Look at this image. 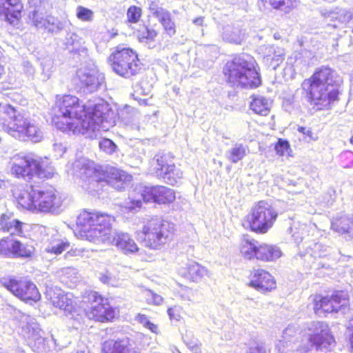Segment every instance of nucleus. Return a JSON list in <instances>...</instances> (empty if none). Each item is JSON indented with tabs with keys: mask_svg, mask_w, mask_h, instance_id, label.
Wrapping results in <instances>:
<instances>
[{
	"mask_svg": "<svg viewBox=\"0 0 353 353\" xmlns=\"http://www.w3.org/2000/svg\"><path fill=\"white\" fill-rule=\"evenodd\" d=\"M52 115V122L60 130L81 134L91 139H97L101 131H108L116 122L115 114L108 103L100 101L85 107L72 95L57 99Z\"/></svg>",
	"mask_w": 353,
	"mask_h": 353,
	"instance_id": "nucleus-1",
	"label": "nucleus"
},
{
	"mask_svg": "<svg viewBox=\"0 0 353 353\" xmlns=\"http://www.w3.org/2000/svg\"><path fill=\"white\" fill-rule=\"evenodd\" d=\"M342 83L341 77L335 70L322 66L310 79L305 80L302 86L307 91L311 104L318 110H327L332 103L338 100Z\"/></svg>",
	"mask_w": 353,
	"mask_h": 353,
	"instance_id": "nucleus-2",
	"label": "nucleus"
},
{
	"mask_svg": "<svg viewBox=\"0 0 353 353\" xmlns=\"http://www.w3.org/2000/svg\"><path fill=\"white\" fill-rule=\"evenodd\" d=\"M257 63L248 54H242L228 61L223 67V74L232 86L255 88L261 83Z\"/></svg>",
	"mask_w": 353,
	"mask_h": 353,
	"instance_id": "nucleus-3",
	"label": "nucleus"
},
{
	"mask_svg": "<svg viewBox=\"0 0 353 353\" xmlns=\"http://www.w3.org/2000/svg\"><path fill=\"white\" fill-rule=\"evenodd\" d=\"M113 218L107 214L81 212L77 218V226L90 241L108 243L114 232Z\"/></svg>",
	"mask_w": 353,
	"mask_h": 353,
	"instance_id": "nucleus-4",
	"label": "nucleus"
},
{
	"mask_svg": "<svg viewBox=\"0 0 353 353\" xmlns=\"http://www.w3.org/2000/svg\"><path fill=\"white\" fill-rule=\"evenodd\" d=\"M174 199L175 193L170 188L163 185L150 187L139 184L131 192L123 207L130 212H133L141 207L142 201L165 204L172 203Z\"/></svg>",
	"mask_w": 353,
	"mask_h": 353,
	"instance_id": "nucleus-5",
	"label": "nucleus"
},
{
	"mask_svg": "<svg viewBox=\"0 0 353 353\" xmlns=\"http://www.w3.org/2000/svg\"><path fill=\"white\" fill-rule=\"evenodd\" d=\"M11 172L18 178L30 180L34 176L49 179L53 176L54 170L46 166L45 162L33 154H17L12 158Z\"/></svg>",
	"mask_w": 353,
	"mask_h": 353,
	"instance_id": "nucleus-6",
	"label": "nucleus"
},
{
	"mask_svg": "<svg viewBox=\"0 0 353 353\" xmlns=\"http://www.w3.org/2000/svg\"><path fill=\"white\" fill-rule=\"evenodd\" d=\"M174 225L166 220L152 219L143 227L145 246L152 250H161L172 240Z\"/></svg>",
	"mask_w": 353,
	"mask_h": 353,
	"instance_id": "nucleus-7",
	"label": "nucleus"
},
{
	"mask_svg": "<svg viewBox=\"0 0 353 353\" xmlns=\"http://www.w3.org/2000/svg\"><path fill=\"white\" fill-rule=\"evenodd\" d=\"M277 216V212L271 204L260 201L253 205L243 220V225L256 233L265 234L272 227Z\"/></svg>",
	"mask_w": 353,
	"mask_h": 353,
	"instance_id": "nucleus-8",
	"label": "nucleus"
},
{
	"mask_svg": "<svg viewBox=\"0 0 353 353\" xmlns=\"http://www.w3.org/2000/svg\"><path fill=\"white\" fill-rule=\"evenodd\" d=\"M108 60L113 71L125 78L139 73L143 66L137 54L129 48H117L110 54Z\"/></svg>",
	"mask_w": 353,
	"mask_h": 353,
	"instance_id": "nucleus-9",
	"label": "nucleus"
},
{
	"mask_svg": "<svg viewBox=\"0 0 353 353\" xmlns=\"http://www.w3.org/2000/svg\"><path fill=\"white\" fill-rule=\"evenodd\" d=\"M174 156L165 151L157 153L152 160V165L157 177L166 183L174 185L183 176L182 171L173 162Z\"/></svg>",
	"mask_w": 353,
	"mask_h": 353,
	"instance_id": "nucleus-10",
	"label": "nucleus"
},
{
	"mask_svg": "<svg viewBox=\"0 0 353 353\" xmlns=\"http://www.w3.org/2000/svg\"><path fill=\"white\" fill-rule=\"evenodd\" d=\"M308 341L316 351L331 350L335 345V339L328 325L323 321H313L307 325Z\"/></svg>",
	"mask_w": 353,
	"mask_h": 353,
	"instance_id": "nucleus-11",
	"label": "nucleus"
},
{
	"mask_svg": "<svg viewBox=\"0 0 353 353\" xmlns=\"http://www.w3.org/2000/svg\"><path fill=\"white\" fill-rule=\"evenodd\" d=\"M0 283L13 295L23 301L37 302L41 298V294L37 286L29 281L17 280L10 277H2L0 279Z\"/></svg>",
	"mask_w": 353,
	"mask_h": 353,
	"instance_id": "nucleus-12",
	"label": "nucleus"
},
{
	"mask_svg": "<svg viewBox=\"0 0 353 353\" xmlns=\"http://www.w3.org/2000/svg\"><path fill=\"white\" fill-rule=\"evenodd\" d=\"M313 303L314 310L318 315L338 312L339 311L345 313L348 304V299L347 293L339 291L335 292L331 296H316Z\"/></svg>",
	"mask_w": 353,
	"mask_h": 353,
	"instance_id": "nucleus-13",
	"label": "nucleus"
},
{
	"mask_svg": "<svg viewBox=\"0 0 353 353\" xmlns=\"http://www.w3.org/2000/svg\"><path fill=\"white\" fill-rule=\"evenodd\" d=\"M77 77L85 91L90 93L97 91L105 80L103 74L99 72L92 61L77 70Z\"/></svg>",
	"mask_w": 353,
	"mask_h": 353,
	"instance_id": "nucleus-14",
	"label": "nucleus"
},
{
	"mask_svg": "<svg viewBox=\"0 0 353 353\" xmlns=\"http://www.w3.org/2000/svg\"><path fill=\"white\" fill-rule=\"evenodd\" d=\"M35 210L58 214L61 211L62 201L53 188H35Z\"/></svg>",
	"mask_w": 353,
	"mask_h": 353,
	"instance_id": "nucleus-15",
	"label": "nucleus"
},
{
	"mask_svg": "<svg viewBox=\"0 0 353 353\" xmlns=\"http://www.w3.org/2000/svg\"><path fill=\"white\" fill-rule=\"evenodd\" d=\"M88 299L90 305L85 309V312L89 319L103 322L114 317L115 311L96 292H91Z\"/></svg>",
	"mask_w": 353,
	"mask_h": 353,
	"instance_id": "nucleus-16",
	"label": "nucleus"
},
{
	"mask_svg": "<svg viewBox=\"0 0 353 353\" xmlns=\"http://www.w3.org/2000/svg\"><path fill=\"white\" fill-rule=\"evenodd\" d=\"M32 23L37 28H43L48 32L57 34L65 27V22L52 15L45 17L39 13V10H34L30 14Z\"/></svg>",
	"mask_w": 353,
	"mask_h": 353,
	"instance_id": "nucleus-17",
	"label": "nucleus"
},
{
	"mask_svg": "<svg viewBox=\"0 0 353 353\" xmlns=\"http://www.w3.org/2000/svg\"><path fill=\"white\" fill-rule=\"evenodd\" d=\"M75 174L83 179H92V181L99 182L98 176L99 166H97L92 161L85 157L77 159L73 163Z\"/></svg>",
	"mask_w": 353,
	"mask_h": 353,
	"instance_id": "nucleus-18",
	"label": "nucleus"
},
{
	"mask_svg": "<svg viewBox=\"0 0 353 353\" xmlns=\"http://www.w3.org/2000/svg\"><path fill=\"white\" fill-rule=\"evenodd\" d=\"M110 240L108 244L116 246L125 254H134L139 250L137 243L128 233L114 231Z\"/></svg>",
	"mask_w": 353,
	"mask_h": 353,
	"instance_id": "nucleus-19",
	"label": "nucleus"
},
{
	"mask_svg": "<svg viewBox=\"0 0 353 353\" xmlns=\"http://www.w3.org/2000/svg\"><path fill=\"white\" fill-rule=\"evenodd\" d=\"M260 50L263 54V62L274 70H276L284 60L285 52L283 48L266 45L261 46Z\"/></svg>",
	"mask_w": 353,
	"mask_h": 353,
	"instance_id": "nucleus-20",
	"label": "nucleus"
},
{
	"mask_svg": "<svg viewBox=\"0 0 353 353\" xmlns=\"http://www.w3.org/2000/svg\"><path fill=\"white\" fill-rule=\"evenodd\" d=\"M105 174V178L102 179L100 177L99 182H105L109 185L119 190L123 189L124 185L130 182L132 179L131 175L114 167H111L106 170Z\"/></svg>",
	"mask_w": 353,
	"mask_h": 353,
	"instance_id": "nucleus-21",
	"label": "nucleus"
},
{
	"mask_svg": "<svg viewBox=\"0 0 353 353\" xmlns=\"http://www.w3.org/2000/svg\"><path fill=\"white\" fill-rule=\"evenodd\" d=\"M24 223L13 217L12 213H3L0 216V232L11 236H22Z\"/></svg>",
	"mask_w": 353,
	"mask_h": 353,
	"instance_id": "nucleus-22",
	"label": "nucleus"
},
{
	"mask_svg": "<svg viewBox=\"0 0 353 353\" xmlns=\"http://www.w3.org/2000/svg\"><path fill=\"white\" fill-rule=\"evenodd\" d=\"M250 285L261 292L271 291L276 288L273 276L263 270H256L250 281Z\"/></svg>",
	"mask_w": 353,
	"mask_h": 353,
	"instance_id": "nucleus-23",
	"label": "nucleus"
},
{
	"mask_svg": "<svg viewBox=\"0 0 353 353\" xmlns=\"http://www.w3.org/2000/svg\"><path fill=\"white\" fill-rule=\"evenodd\" d=\"M149 10L150 15L159 20L166 33L170 37L173 36L176 32L175 24L171 19L170 12L154 3L150 5Z\"/></svg>",
	"mask_w": 353,
	"mask_h": 353,
	"instance_id": "nucleus-24",
	"label": "nucleus"
},
{
	"mask_svg": "<svg viewBox=\"0 0 353 353\" xmlns=\"http://www.w3.org/2000/svg\"><path fill=\"white\" fill-rule=\"evenodd\" d=\"M83 43V39L74 32H68L63 41L65 49L83 58H86L88 57V50L82 46Z\"/></svg>",
	"mask_w": 353,
	"mask_h": 353,
	"instance_id": "nucleus-25",
	"label": "nucleus"
},
{
	"mask_svg": "<svg viewBox=\"0 0 353 353\" xmlns=\"http://www.w3.org/2000/svg\"><path fill=\"white\" fill-rule=\"evenodd\" d=\"M23 5L20 0H0V14L10 23L21 17Z\"/></svg>",
	"mask_w": 353,
	"mask_h": 353,
	"instance_id": "nucleus-26",
	"label": "nucleus"
},
{
	"mask_svg": "<svg viewBox=\"0 0 353 353\" xmlns=\"http://www.w3.org/2000/svg\"><path fill=\"white\" fill-rule=\"evenodd\" d=\"M319 12L324 19L330 22L338 21L340 23H346L353 19V11H347L337 8L335 9L321 8Z\"/></svg>",
	"mask_w": 353,
	"mask_h": 353,
	"instance_id": "nucleus-27",
	"label": "nucleus"
},
{
	"mask_svg": "<svg viewBox=\"0 0 353 353\" xmlns=\"http://www.w3.org/2000/svg\"><path fill=\"white\" fill-rule=\"evenodd\" d=\"M281 255V249L274 245L260 243L256 251V259L263 261H274Z\"/></svg>",
	"mask_w": 353,
	"mask_h": 353,
	"instance_id": "nucleus-28",
	"label": "nucleus"
},
{
	"mask_svg": "<svg viewBox=\"0 0 353 353\" xmlns=\"http://www.w3.org/2000/svg\"><path fill=\"white\" fill-rule=\"evenodd\" d=\"M259 242L244 236L240 244V252L242 256L249 260L256 259V251L259 247Z\"/></svg>",
	"mask_w": 353,
	"mask_h": 353,
	"instance_id": "nucleus-29",
	"label": "nucleus"
},
{
	"mask_svg": "<svg viewBox=\"0 0 353 353\" xmlns=\"http://www.w3.org/2000/svg\"><path fill=\"white\" fill-rule=\"evenodd\" d=\"M33 250L32 246L22 243L17 240H12L8 247V251L14 258H30L32 256Z\"/></svg>",
	"mask_w": 353,
	"mask_h": 353,
	"instance_id": "nucleus-30",
	"label": "nucleus"
},
{
	"mask_svg": "<svg viewBox=\"0 0 353 353\" xmlns=\"http://www.w3.org/2000/svg\"><path fill=\"white\" fill-rule=\"evenodd\" d=\"M250 107L254 113L266 116L270 113L271 101L263 96L253 95Z\"/></svg>",
	"mask_w": 353,
	"mask_h": 353,
	"instance_id": "nucleus-31",
	"label": "nucleus"
},
{
	"mask_svg": "<svg viewBox=\"0 0 353 353\" xmlns=\"http://www.w3.org/2000/svg\"><path fill=\"white\" fill-rule=\"evenodd\" d=\"M35 188L31 186L30 191L23 190L19 193H14V196L17 203L23 208L32 211H35L34 208V195Z\"/></svg>",
	"mask_w": 353,
	"mask_h": 353,
	"instance_id": "nucleus-32",
	"label": "nucleus"
},
{
	"mask_svg": "<svg viewBox=\"0 0 353 353\" xmlns=\"http://www.w3.org/2000/svg\"><path fill=\"white\" fill-rule=\"evenodd\" d=\"M23 136L17 137L20 141H26L29 139L34 143L39 142L43 139V132L40 128L31 121H28V124L23 128Z\"/></svg>",
	"mask_w": 353,
	"mask_h": 353,
	"instance_id": "nucleus-33",
	"label": "nucleus"
},
{
	"mask_svg": "<svg viewBox=\"0 0 353 353\" xmlns=\"http://www.w3.org/2000/svg\"><path fill=\"white\" fill-rule=\"evenodd\" d=\"M222 37L225 41L241 44L245 39V32L237 27L227 26L223 28Z\"/></svg>",
	"mask_w": 353,
	"mask_h": 353,
	"instance_id": "nucleus-34",
	"label": "nucleus"
},
{
	"mask_svg": "<svg viewBox=\"0 0 353 353\" xmlns=\"http://www.w3.org/2000/svg\"><path fill=\"white\" fill-rule=\"evenodd\" d=\"M332 229L339 233L347 234L350 236V231L352 229V216H346L336 218L332 222Z\"/></svg>",
	"mask_w": 353,
	"mask_h": 353,
	"instance_id": "nucleus-35",
	"label": "nucleus"
},
{
	"mask_svg": "<svg viewBox=\"0 0 353 353\" xmlns=\"http://www.w3.org/2000/svg\"><path fill=\"white\" fill-rule=\"evenodd\" d=\"M188 272L194 281H199L205 276H210L208 270L196 262H192L189 265Z\"/></svg>",
	"mask_w": 353,
	"mask_h": 353,
	"instance_id": "nucleus-36",
	"label": "nucleus"
},
{
	"mask_svg": "<svg viewBox=\"0 0 353 353\" xmlns=\"http://www.w3.org/2000/svg\"><path fill=\"white\" fill-rule=\"evenodd\" d=\"M246 150L243 144L236 143L226 152V157L232 163H236L246 155Z\"/></svg>",
	"mask_w": 353,
	"mask_h": 353,
	"instance_id": "nucleus-37",
	"label": "nucleus"
},
{
	"mask_svg": "<svg viewBox=\"0 0 353 353\" xmlns=\"http://www.w3.org/2000/svg\"><path fill=\"white\" fill-rule=\"evenodd\" d=\"M268 3L274 9L279 10L284 13H289L294 8V0H262Z\"/></svg>",
	"mask_w": 353,
	"mask_h": 353,
	"instance_id": "nucleus-38",
	"label": "nucleus"
},
{
	"mask_svg": "<svg viewBox=\"0 0 353 353\" xmlns=\"http://www.w3.org/2000/svg\"><path fill=\"white\" fill-rule=\"evenodd\" d=\"M69 246L68 243L61 239H53L46 246L45 251L48 253L59 254Z\"/></svg>",
	"mask_w": 353,
	"mask_h": 353,
	"instance_id": "nucleus-39",
	"label": "nucleus"
},
{
	"mask_svg": "<svg viewBox=\"0 0 353 353\" xmlns=\"http://www.w3.org/2000/svg\"><path fill=\"white\" fill-rule=\"evenodd\" d=\"M110 353H139L132 347L128 339H122L114 342Z\"/></svg>",
	"mask_w": 353,
	"mask_h": 353,
	"instance_id": "nucleus-40",
	"label": "nucleus"
},
{
	"mask_svg": "<svg viewBox=\"0 0 353 353\" xmlns=\"http://www.w3.org/2000/svg\"><path fill=\"white\" fill-rule=\"evenodd\" d=\"M305 228L306 225L305 224L294 222L292 226L288 229V232L292 234L295 243H299L302 241Z\"/></svg>",
	"mask_w": 353,
	"mask_h": 353,
	"instance_id": "nucleus-41",
	"label": "nucleus"
},
{
	"mask_svg": "<svg viewBox=\"0 0 353 353\" xmlns=\"http://www.w3.org/2000/svg\"><path fill=\"white\" fill-rule=\"evenodd\" d=\"M183 339L186 345L194 352H200L201 343L191 332H186L183 336Z\"/></svg>",
	"mask_w": 353,
	"mask_h": 353,
	"instance_id": "nucleus-42",
	"label": "nucleus"
},
{
	"mask_svg": "<svg viewBox=\"0 0 353 353\" xmlns=\"http://www.w3.org/2000/svg\"><path fill=\"white\" fill-rule=\"evenodd\" d=\"M76 17L80 21L84 22H92L94 20V12L83 6H78L76 8Z\"/></svg>",
	"mask_w": 353,
	"mask_h": 353,
	"instance_id": "nucleus-43",
	"label": "nucleus"
},
{
	"mask_svg": "<svg viewBox=\"0 0 353 353\" xmlns=\"http://www.w3.org/2000/svg\"><path fill=\"white\" fill-rule=\"evenodd\" d=\"M63 292L61 289L49 288H47L46 292V296L47 299L52 303L54 307L59 305V301L61 299V296H63Z\"/></svg>",
	"mask_w": 353,
	"mask_h": 353,
	"instance_id": "nucleus-44",
	"label": "nucleus"
},
{
	"mask_svg": "<svg viewBox=\"0 0 353 353\" xmlns=\"http://www.w3.org/2000/svg\"><path fill=\"white\" fill-rule=\"evenodd\" d=\"M118 115L123 121L129 123L136 117L137 112L134 108L125 105L119 112Z\"/></svg>",
	"mask_w": 353,
	"mask_h": 353,
	"instance_id": "nucleus-45",
	"label": "nucleus"
},
{
	"mask_svg": "<svg viewBox=\"0 0 353 353\" xmlns=\"http://www.w3.org/2000/svg\"><path fill=\"white\" fill-rule=\"evenodd\" d=\"M157 35V32L154 30L145 28L139 31L138 38L141 42L149 43L154 41Z\"/></svg>",
	"mask_w": 353,
	"mask_h": 353,
	"instance_id": "nucleus-46",
	"label": "nucleus"
},
{
	"mask_svg": "<svg viewBox=\"0 0 353 353\" xmlns=\"http://www.w3.org/2000/svg\"><path fill=\"white\" fill-rule=\"evenodd\" d=\"M99 148L101 150L108 154H113L117 147V145L109 139H103L99 143Z\"/></svg>",
	"mask_w": 353,
	"mask_h": 353,
	"instance_id": "nucleus-47",
	"label": "nucleus"
},
{
	"mask_svg": "<svg viewBox=\"0 0 353 353\" xmlns=\"http://www.w3.org/2000/svg\"><path fill=\"white\" fill-rule=\"evenodd\" d=\"M128 19L130 23H137L141 17V9L139 7L132 6L127 11Z\"/></svg>",
	"mask_w": 353,
	"mask_h": 353,
	"instance_id": "nucleus-48",
	"label": "nucleus"
},
{
	"mask_svg": "<svg viewBox=\"0 0 353 353\" xmlns=\"http://www.w3.org/2000/svg\"><path fill=\"white\" fill-rule=\"evenodd\" d=\"M21 321L23 323H26L27 328H31L34 332H38L39 330V325L36 322V319L28 314H23Z\"/></svg>",
	"mask_w": 353,
	"mask_h": 353,
	"instance_id": "nucleus-49",
	"label": "nucleus"
},
{
	"mask_svg": "<svg viewBox=\"0 0 353 353\" xmlns=\"http://www.w3.org/2000/svg\"><path fill=\"white\" fill-rule=\"evenodd\" d=\"M56 307L63 310L65 312H70L72 310V300L68 296V294L63 293V296H61L59 305H57Z\"/></svg>",
	"mask_w": 353,
	"mask_h": 353,
	"instance_id": "nucleus-50",
	"label": "nucleus"
},
{
	"mask_svg": "<svg viewBox=\"0 0 353 353\" xmlns=\"http://www.w3.org/2000/svg\"><path fill=\"white\" fill-rule=\"evenodd\" d=\"M146 300L149 303H153L154 305H161L163 302V298L161 296L153 292L151 290H146L145 292Z\"/></svg>",
	"mask_w": 353,
	"mask_h": 353,
	"instance_id": "nucleus-51",
	"label": "nucleus"
},
{
	"mask_svg": "<svg viewBox=\"0 0 353 353\" xmlns=\"http://www.w3.org/2000/svg\"><path fill=\"white\" fill-rule=\"evenodd\" d=\"M292 347L291 340H284L283 338L276 344V349L281 353H288Z\"/></svg>",
	"mask_w": 353,
	"mask_h": 353,
	"instance_id": "nucleus-52",
	"label": "nucleus"
},
{
	"mask_svg": "<svg viewBox=\"0 0 353 353\" xmlns=\"http://www.w3.org/2000/svg\"><path fill=\"white\" fill-rule=\"evenodd\" d=\"M289 147L288 141L280 139L275 145V150L278 155L283 156L288 151Z\"/></svg>",
	"mask_w": 353,
	"mask_h": 353,
	"instance_id": "nucleus-53",
	"label": "nucleus"
},
{
	"mask_svg": "<svg viewBox=\"0 0 353 353\" xmlns=\"http://www.w3.org/2000/svg\"><path fill=\"white\" fill-rule=\"evenodd\" d=\"M247 353H266V350L263 343L254 341L250 344Z\"/></svg>",
	"mask_w": 353,
	"mask_h": 353,
	"instance_id": "nucleus-54",
	"label": "nucleus"
},
{
	"mask_svg": "<svg viewBox=\"0 0 353 353\" xmlns=\"http://www.w3.org/2000/svg\"><path fill=\"white\" fill-rule=\"evenodd\" d=\"M168 314L170 320L179 321L181 320V310L179 307L174 306L168 309Z\"/></svg>",
	"mask_w": 353,
	"mask_h": 353,
	"instance_id": "nucleus-55",
	"label": "nucleus"
},
{
	"mask_svg": "<svg viewBox=\"0 0 353 353\" xmlns=\"http://www.w3.org/2000/svg\"><path fill=\"white\" fill-rule=\"evenodd\" d=\"M296 332L297 330L294 326L290 325L283 330L282 338L284 340H290L291 338L295 336Z\"/></svg>",
	"mask_w": 353,
	"mask_h": 353,
	"instance_id": "nucleus-56",
	"label": "nucleus"
},
{
	"mask_svg": "<svg viewBox=\"0 0 353 353\" xmlns=\"http://www.w3.org/2000/svg\"><path fill=\"white\" fill-rule=\"evenodd\" d=\"M347 329L352 332L350 336V347L352 352L353 353V314L352 318L350 319L348 325H347Z\"/></svg>",
	"mask_w": 353,
	"mask_h": 353,
	"instance_id": "nucleus-57",
	"label": "nucleus"
},
{
	"mask_svg": "<svg viewBox=\"0 0 353 353\" xmlns=\"http://www.w3.org/2000/svg\"><path fill=\"white\" fill-rule=\"evenodd\" d=\"M65 148L63 146L62 144H54V150L57 153V156L61 157L63 154L65 152Z\"/></svg>",
	"mask_w": 353,
	"mask_h": 353,
	"instance_id": "nucleus-58",
	"label": "nucleus"
},
{
	"mask_svg": "<svg viewBox=\"0 0 353 353\" xmlns=\"http://www.w3.org/2000/svg\"><path fill=\"white\" fill-rule=\"evenodd\" d=\"M137 320L139 323H141L144 327L148 325V323L150 322L147 316L140 314L137 315Z\"/></svg>",
	"mask_w": 353,
	"mask_h": 353,
	"instance_id": "nucleus-59",
	"label": "nucleus"
},
{
	"mask_svg": "<svg viewBox=\"0 0 353 353\" xmlns=\"http://www.w3.org/2000/svg\"><path fill=\"white\" fill-rule=\"evenodd\" d=\"M25 72L30 75L33 74L34 70L28 62L24 63Z\"/></svg>",
	"mask_w": 353,
	"mask_h": 353,
	"instance_id": "nucleus-60",
	"label": "nucleus"
},
{
	"mask_svg": "<svg viewBox=\"0 0 353 353\" xmlns=\"http://www.w3.org/2000/svg\"><path fill=\"white\" fill-rule=\"evenodd\" d=\"M45 66L46 65H43V73H42L43 80H44V81L48 80L50 77V75H51V70L50 69H48L46 71Z\"/></svg>",
	"mask_w": 353,
	"mask_h": 353,
	"instance_id": "nucleus-61",
	"label": "nucleus"
},
{
	"mask_svg": "<svg viewBox=\"0 0 353 353\" xmlns=\"http://www.w3.org/2000/svg\"><path fill=\"white\" fill-rule=\"evenodd\" d=\"M146 328L149 329L151 332L154 333H157L158 327L156 325L151 323L150 321L148 323V325L145 326Z\"/></svg>",
	"mask_w": 353,
	"mask_h": 353,
	"instance_id": "nucleus-62",
	"label": "nucleus"
},
{
	"mask_svg": "<svg viewBox=\"0 0 353 353\" xmlns=\"http://www.w3.org/2000/svg\"><path fill=\"white\" fill-rule=\"evenodd\" d=\"M204 21V18L202 17H197L193 20V23L196 26H203Z\"/></svg>",
	"mask_w": 353,
	"mask_h": 353,
	"instance_id": "nucleus-63",
	"label": "nucleus"
},
{
	"mask_svg": "<svg viewBox=\"0 0 353 353\" xmlns=\"http://www.w3.org/2000/svg\"><path fill=\"white\" fill-rule=\"evenodd\" d=\"M299 131L300 132H302L304 134H306V135L309 136V137H310L311 134H312V132L309 129H307V128H306L305 127H300V128H299Z\"/></svg>",
	"mask_w": 353,
	"mask_h": 353,
	"instance_id": "nucleus-64",
	"label": "nucleus"
}]
</instances>
